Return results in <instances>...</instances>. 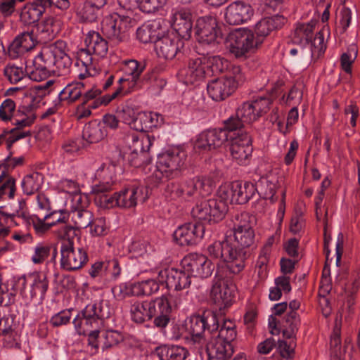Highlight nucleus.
<instances>
[{
  "label": "nucleus",
  "mask_w": 360,
  "mask_h": 360,
  "mask_svg": "<svg viewBox=\"0 0 360 360\" xmlns=\"http://www.w3.org/2000/svg\"><path fill=\"white\" fill-rule=\"evenodd\" d=\"M91 53L92 51H89L88 47L86 49H82L77 52L75 65L78 68L81 66L84 69V71L81 70L77 72L79 79H84L91 75L90 70L93 61Z\"/></svg>",
  "instance_id": "42"
},
{
  "label": "nucleus",
  "mask_w": 360,
  "mask_h": 360,
  "mask_svg": "<svg viewBox=\"0 0 360 360\" xmlns=\"http://www.w3.org/2000/svg\"><path fill=\"white\" fill-rule=\"evenodd\" d=\"M227 75L224 77L228 81L232 82L236 89L245 82V77L239 65L229 63V68L226 69Z\"/></svg>",
  "instance_id": "54"
},
{
  "label": "nucleus",
  "mask_w": 360,
  "mask_h": 360,
  "mask_svg": "<svg viewBox=\"0 0 360 360\" xmlns=\"http://www.w3.org/2000/svg\"><path fill=\"white\" fill-rule=\"evenodd\" d=\"M167 0H138V7L143 13H153L162 8Z\"/></svg>",
  "instance_id": "60"
},
{
  "label": "nucleus",
  "mask_w": 360,
  "mask_h": 360,
  "mask_svg": "<svg viewBox=\"0 0 360 360\" xmlns=\"http://www.w3.org/2000/svg\"><path fill=\"white\" fill-rule=\"evenodd\" d=\"M86 47L92 53L104 57L108 51V41L97 32H90L86 37Z\"/></svg>",
  "instance_id": "34"
},
{
  "label": "nucleus",
  "mask_w": 360,
  "mask_h": 360,
  "mask_svg": "<svg viewBox=\"0 0 360 360\" xmlns=\"http://www.w3.org/2000/svg\"><path fill=\"white\" fill-rule=\"evenodd\" d=\"M229 51L237 58L245 59L250 52L257 49V43L255 34L250 30H237L229 37Z\"/></svg>",
  "instance_id": "12"
},
{
  "label": "nucleus",
  "mask_w": 360,
  "mask_h": 360,
  "mask_svg": "<svg viewBox=\"0 0 360 360\" xmlns=\"http://www.w3.org/2000/svg\"><path fill=\"white\" fill-rule=\"evenodd\" d=\"M123 340V337L120 333L116 330H107L103 334L102 349H108L117 345Z\"/></svg>",
  "instance_id": "61"
},
{
  "label": "nucleus",
  "mask_w": 360,
  "mask_h": 360,
  "mask_svg": "<svg viewBox=\"0 0 360 360\" xmlns=\"http://www.w3.org/2000/svg\"><path fill=\"white\" fill-rule=\"evenodd\" d=\"M84 88L83 82H77L67 85L59 93L60 101H68L69 103H73L79 98L82 99V90Z\"/></svg>",
  "instance_id": "46"
},
{
  "label": "nucleus",
  "mask_w": 360,
  "mask_h": 360,
  "mask_svg": "<svg viewBox=\"0 0 360 360\" xmlns=\"http://www.w3.org/2000/svg\"><path fill=\"white\" fill-rule=\"evenodd\" d=\"M207 250L210 258L228 264L227 269L231 273L237 274L245 267V253L238 249L231 237L214 241Z\"/></svg>",
  "instance_id": "4"
},
{
  "label": "nucleus",
  "mask_w": 360,
  "mask_h": 360,
  "mask_svg": "<svg viewBox=\"0 0 360 360\" xmlns=\"http://www.w3.org/2000/svg\"><path fill=\"white\" fill-rule=\"evenodd\" d=\"M222 127L201 132L195 142L194 148L202 151H211L221 147L229 139Z\"/></svg>",
  "instance_id": "15"
},
{
  "label": "nucleus",
  "mask_w": 360,
  "mask_h": 360,
  "mask_svg": "<svg viewBox=\"0 0 360 360\" xmlns=\"http://www.w3.org/2000/svg\"><path fill=\"white\" fill-rule=\"evenodd\" d=\"M229 150L232 160L239 165H248L250 162L253 147L251 136L245 133L231 136Z\"/></svg>",
  "instance_id": "13"
},
{
  "label": "nucleus",
  "mask_w": 360,
  "mask_h": 360,
  "mask_svg": "<svg viewBox=\"0 0 360 360\" xmlns=\"http://www.w3.org/2000/svg\"><path fill=\"white\" fill-rule=\"evenodd\" d=\"M154 311V304L150 302V300H136L130 307L131 320L137 323H143L152 319V313Z\"/></svg>",
  "instance_id": "28"
},
{
  "label": "nucleus",
  "mask_w": 360,
  "mask_h": 360,
  "mask_svg": "<svg viewBox=\"0 0 360 360\" xmlns=\"http://www.w3.org/2000/svg\"><path fill=\"white\" fill-rule=\"evenodd\" d=\"M117 113V117L122 119L124 123L129 124L131 128H133L136 131H142L143 127L139 126L138 115L136 114L131 108L126 106Z\"/></svg>",
  "instance_id": "52"
},
{
  "label": "nucleus",
  "mask_w": 360,
  "mask_h": 360,
  "mask_svg": "<svg viewBox=\"0 0 360 360\" xmlns=\"http://www.w3.org/2000/svg\"><path fill=\"white\" fill-rule=\"evenodd\" d=\"M96 4L85 1L82 7L77 12L79 20L82 22H96L101 15V8Z\"/></svg>",
  "instance_id": "44"
},
{
  "label": "nucleus",
  "mask_w": 360,
  "mask_h": 360,
  "mask_svg": "<svg viewBox=\"0 0 360 360\" xmlns=\"http://www.w3.org/2000/svg\"><path fill=\"white\" fill-rule=\"evenodd\" d=\"M137 79L131 77L120 78L119 86L116 90L111 95L105 94L100 99H97L94 101L92 107L98 108L101 105H106L119 96H124L140 89V84L138 83Z\"/></svg>",
  "instance_id": "22"
},
{
  "label": "nucleus",
  "mask_w": 360,
  "mask_h": 360,
  "mask_svg": "<svg viewBox=\"0 0 360 360\" xmlns=\"http://www.w3.org/2000/svg\"><path fill=\"white\" fill-rule=\"evenodd\" d=\"M254 10L250 4L236 1L230 4L225 9L224 18L229 25H237L250 20Z\"/></svg>",
  "instance_id": "20"
},
{
  "label": "nucleus",
  "mask_w": 360,
  "mask_h": 360,
  "mask_svg": "<svg viewBox=\"0 0 360 360\" xmlns=\"http://www.w3.org/2000/svg\"><path fill=\"white\" fill-rule=\"evenodd\" d=\"M285 22L286 19L280 15L261 19L255 27L254 34L257 43L261 45L272 31L281 28Z\"/></svg>",
  "instance_id": "24"
},
{
  "label": "nucleus",
  "mask_w": 360,
  "mask_h": 360,
  "mask_svg": "<svg viewBox=\"0 0 360 360\" xmlns=\"http://www.w3.org/2000/svg\"><path fill=\"white\" fill-rule=\"evenodd\" d=\"M184 40L175 32H168L155 41V50L159 57L172 59L181 53Z\"/></svg>",
  "instance_id": "14"
},
{
  "label": "nucleus",
  "mask_w": 360,
  "mask_h": 360,
  "mask_svg": "<svg viewBox=\"0 0 360 360\" xmlns=\"http://www.w3.org/2000/svg\"><path fill=\"white\" fill-rule=\"evenodd\" d=\"M34 68L28 72L29 77L34 81L40 82L46 79L50 72H55V69H52L51 66H48L45 58L42 57V51L38 54L33 61Z\"/></svg>",
  "instance_id": "35"
},
{
  "label": "nucleus",
  "mask_w": 360,
  "mask_h": 360,
  "mask_svg": "<svg viewBox=\"0 0 360 360\" xmlns=\"http://www.w3.org/2000/svg\"><path fill=\"white\" fill-rule=\"evenodd\" d=\"M136 25L134 16L117 11L103 20L102 32L110 40L119 43L127 39L128 32Z\"/></svg>",
  "instance_id": "6"
},
{
  "label": "nucleus",
  "mask_w": 360,
  "mask_h": 360,
  "mask_svg": "<svg viewBox=\"0 0 360 360\" xmlns=\"http://www.w3.org/2000/svg\"><path fill=\"white\" fill-rule=\"evenodd\" d=\"M66 47L64 41L58 40L42 51V57L45 58L48 66L55 69V72L59 75L68 73L72 65V59L65 52Z\"/></svg>",
  "instance_id": "11"
},
{
  "label": "nucleus",
  "mask_w": 360,
  "mask_h": 360,
  "mask_svg": "<svg viewBox=\"0 0 360 360\" xmlns=\"http://www.w3.org/2000/svg\"><path fill=\"white\" fill-rule=\"evenodd\" d=\"M172 27L178 36L185 40L191 37L193 21L191 11L188 7H176L172 9Z\"/></svg>",
  "instance_id": "18"
},
{
  "label": "nucleus",
  "mask_w": 360,
  "mask_h": 360,
  "mask_svg": "<svg viewBox=\"0 0 360 360\" xmlns=\"http://www.w3.org/2000/svg\"><path fill=\"white\" fill-rule=\"evenodd\" d=\"M32 283L31 290V298L38 296L42 299L49 287V281L47 277L44 274H36L32 276Z\"/></svg>",
  "instance_id": "48"
},
{
  "label": "nucleus",
  "mask_w": 360,
  "mask_h": 360,
  "mask_svg": "<svg viewBox=\"0 0 360 360\" xmlns=\"http://www.w3.org/2000/svg\"><path fill=\"white\" fill-rule=\"evenodd\" d=\"M141 193V188L134 186L121 191L117 194L118 198V207L123 208L135 207L137 204L138 197Z\"/></svg>",
  "instance_id": "39"
},
{
  "label": "nucleus",
  "mask_w": 360,
  "mask_h": 360,
  "mask_svg": "<svg viewBox=\"0 0 360 360\" xmlns=\"http://www.w3.org/2000/svg\"><path fill=\"white\" fill-rule=\"evenodd\" d=\"M35 46L33 32H25L18 35L9 46V51L15 53L27 51Z\"/></svg>",
  "instance_id": "38"
},
{
  "label": "nucleus",
  "mask_w": 360,
  "mask_h": 360,
  "mask_svg": "<svg viewBox=\"0 0 360 360\" xmlns=\"http://www.w3.org/2000/svg\"><path fill=\"white\" fill-rule=\"evenodd\" d=\"M110 315L108 307L104 309L103 303L89 304L72 321L73 324L79 334H85L90 328L94 330L89 334V345L96 349L98 348V329L103 326V321Z\"/></svg>",
  "instance_id": "3"
},
{
  "label": "nucleus",
  "mask_w": 360,
  "mask_h": 360,
  "mask_svg": "<svg viewBox=\"0 0 360 360\" xmlns=\"http://www.w3.org/2000/svg\"><path fill=\"white\" fill-rule=\"evenodd\" d=\"M44 176L39 172H32L26 175L22 181V188L24 193L32 195L37 192L41 186Z\"/></svg>",
  "instance_id": "45"
},
{
  "label": "nucleus",
  "mask_w": 360,
  "mask_h": 360,
  "mask_svg": "<svg viewBox=\"0 0 360 360\" xmlns=\"http://www.w3.org/2000/svg\"><path fill=\"white\" fill-rule=\"evenodd\" d=\"M181 265L191 276L200 278L210 276L214 269L210 259L203 255L198 254L186 256L181 261Z\"/></svg>",
  "instance_id": "16"
},
{
  "label": "nucleus",
  "mask_w": 360,
  "mask_h": 360,
  "mask_svg": "<svg viewBox=\"0 0 360 360\" xmlns=\"http://www.w3.org/2000/svg\"><path fill=\"white\" fill-rule=\"evenodd\" d=\"M186 154L179 148L168 150L158 157L155 169L150 176L155 185L159 184L164 178L172 179L179 174L184 165Z\"/></svg>",
  "instance_id": "5"
},
{
  "label": "nucleus",
  "mask_w": 360,
  "mask_h": 360,
  "mask_svg": "<svg viewBox=\"0 0 360 360\" xmlns=\"http://www.w3.org/2000/svg\"><path fill=\"white\" fill-rule=\"evenodd\" d=\"M23 219L27 225L33 226L37 233L41 235L46 232L51 226L53 222L45 223L46 219H40L37 215L25 216L23 215Z\"/></svg>",
  "instance_id": "57"
},
{
  "label": "nucleus",
  "mask_w": 360,
  "mask_h": 360,
  "mask_svg": "<svg viewBox=\"0 0 360 360\" xmlns=\"http://www.w3.org/2000/svg\"><path fill=\"white\" fill-rule=\"evenodd\" d=\"M233 188L235 194L234 202L238 205L247 203L257 191L255 184L249 181H245L243 184L235 181L233 182Z\"/></svg>",
  "instance_id": "32"
},
{
  "label": "nucleus",
  "mask_w": 360,
  "mask_h": 360,
  "mask_svg": "<svg viewBox=\"0 0 360 360\" xmlns=\"http://www.w3.org/2000/svg\"><path fill=\"white\" fill-rule=\"evenodd\" d=\"M151 24L143 25L136 30V37L142 43L154 42L158 38Z\"/></svg>",
  "instance_id": "59"
},
{
  "label": "nucleus",
  "mask_w": 360,
  "mask_h": 360,
  "mask_svg": "<svg viewBox=\"0 0 360 360\" xmlns=\"http://www.w3.org/2000/svg\"><path fill=\"white\" fill-rule=\"evenodd\" d=\"M255 231L253 229L236 230L233 231L234 243L239 250L245 253V258L248 255V249L255 243Z\"/></svg>",
  "instance_id": "41"
},
{
  "label": "nucleus",
  "mask_w": 360,
  "mask_h": 360,
  "mask_svg": "<svg viewBox=\"0 0 360 360\" xmlns=\"http://www.w3.org/2000/svg\"><path fill=\"white\" fill-rule=\"evenodd\" d=\"M236 335L235 323L223 319L217 333L208 338L204 347V354L207 355L208 360H230L234 352L232 342Z\"/></svg>",
  "instance_id": "2"
},
{
  "label": "nucleus",
  "mask_w": 360,
  "mask_h": 360,
  "mask_svg": "<svg viewBox=\"0 0 360 360\" xmlns=\"http://www.w3.org/2000/svg\"><path fill=\"white\" fill-rule=\"evenodd\" d=\"M300 324L299 315L296 311H290L281 323L283 335L287 339H295Z\"/></svg>",
  "instance_id": "37"
},
{
  "label": "nucleus",
  "mask_w": 360,
  "mask_h": 360,
  "mask_svg": "<svg viewBox=\"0 0 360 360\" xmlns=\"http://www.w3.org/2000/svg\"><path fill=\"white\" fill-rule=\"evenodd\" d=\"M205 330L211 337L214 333H217L220 323L217 314L215 311L207 309L202 313Z\"/></svg>",
  "instance_id": "53"
},
{
  "label": "nucleus",
  "mask_w": 360,
  "mask_h": 360,
  "mask_svg": "<svg viewBox=\"0 0 360 360\" xmlns=\"http://www.w3.org/2000/svg\"><path fill=\"white\" fill-rule=\"evenodd\" d=\"M14 320L15 316L11 314L0 319V335L8 338L14 336L15 329Z\"/></svg>",
  "instance_id": "64"
},
{
  "label": "nucleus",
  "mask_w": 360,
  "mask_h": 360,
  "mask_svg": "<svg viewBox=\"0 0 360 360\" xmlns=\"http://www.w3.org/2000/svg\"><path fill=\"white\" fill-rule=\"evenodd\" d=\"M198 191L201 195L211 193L212 188L210 180L203 176H196L188 179L177 186L173 191V193L176 197L188 200Z\"/></svg>",
  "instance_id": "17"
},
{
  "label": "nucleus",
  "mask_w": 360,
  "mask_h": 360,
  "mask_svg": "<svg viewBox=\"0 0 360 360\" xmlns=\"http://www.w3.org/2000/svg\"><path fill=\"white\" fill-rule=\"evenodd\" d=\"M51 255V262H56L58 255L57 248L52 243H38L34 249V254L32 256V262L35 264H40Z\"/></svg>",
  "instance_id": "31"
},
{
  "label": "nucleus",
  "mask_w": 360,
  "mask_h": 360,
  "mask_svg": "<svg viewBox=\"0 0 360 360\" xmlns=\"http://www.w3.org/2000/svg\"><path fill=\"white\" fill-rule=\"evenodd\" d=\"M255 186L257 188L256 192L260 197L264 199H269L272 202L276 200V198L274 199L276 186L267 178L261 177Z\"/></svg>",
  "instance_id": "49"
},
{
  "label": "nucleus",
  "mask_w": 360,
  "mask_h": 360,
  "mask_svg": "<svg viewBox=\"0 0 360 360\" xmlns=\"http://www.w3.org/2000/svg\"><path fill=\"white\" fill-rule=\"evenodd\" d=\"M195 34L200 44L207 45L219 44L225 39L217 19L211 15L202 16L197 20Z\"/></svg>",
  "instance_id": "8"
},
{
  "label": "nucleus",
  "mask_w": 360,
  "mask_h": 360,
  "mask_svg": "<svg viewBox=\"0 0 360 360\" xmlns=\"http://www.w3.org/2000/svg\"><path fill=\"white\" fill-rule=\"evenodd\" d=\"M207 93L214 101H223L231 96L236 89L233 83L224 77L212 80L207 84Z\"/></svg>",
  "instance_id": "26"
},
{
  "label": "nucleus",
  "mask_w": 360,
  "mask_h": 360,
  "mask_svg": "<svg viewBox=\"0 0 360 360\" xmlns=\"http://www.w3.org/2000/svg\"><path fill=\"white\" fill-rule=\"evenodd\" d=\"M205 226L201 224L187 223L178 227L174 233V240L181 246L196 244L202 238Z\"/></svg>",
  "instance_id": "19"
},
{
  "label": "nucleus",
  "mask_w": 360,
  "mask_h": 360,
  "mask_svg": "<svg viewBox=\"0 0 360 360\" xmlns=\"http://www.w3.org/2000/svg\"><path fill=\"white\" fill-rule=\"evenodd\" d=\"M159 276L165 278V283L169 289L181 290L190 286L191 283V275L185 269H165L161 271Z\"/></svg>",
  "instance_id": "23"
},
{
  "label": "nucleus",
  "mask_w": 360,
  "mask_h": 360,
  "mask_svg": "<svg viewBox=\"0 0 360 360\" xmlns=\"http://www.w3.org/2000/svg\"><path fill=\"white\" fill-rule=\"evenodd\" d=\"M76 229H85L92 223L93 214L84 209H76L70 214Z\"/></svg>",
  "instance_id": "50"
},
{
  "label": "nucleus",
  "mask_w": 360,
  "mask_h": 360,
  "mask_svg": "<svg viewBox=\"0 0 360 360\" xmlns=\"http://www.w3.org/2000/svg\"><path fill=\"white\" fill-rule=\"evenodd\" d=\"M206 66L205 57L203 58H191L188 64L187 75L190 77V82H194L206 77Z\"/></svg>",
  "instance_id": "43"
},
{
  "label": "nucleus",
  "mask_w": 360,
  "mask_h": 360,
  "mask_svg": "<svg viewBox=\"0 0 360 360\" xmlns=\"http://www.w3.org/2000/svg\"><path fill=\"white\" fill-rule=\"evenodd\" d=\"M234 285L228 278H225L223 271L217 270L210 291V302L220 311L231 305L233 298Z\"/></svg>",
  "instance_id": "9"
},
{
  "label": "nucleus",
  "mask_w": 360,
  "mask_h": 360,
  "mask_svg": "<svg viewBox=\"0 0 360 360\" xmlns=\"http://www.w3.org/2000/svg\"><path fill=\"white\" fill-rule=\"evenodd\" d=\"M249 110L243 109V106L238 107L236 111V113L229 117L227 120L224 121V129L226 131L229 135L230 132H235L234 136H237L238 134L244 133L243 129L245 128L246 124H250L251 115L248 111Z\"/></svg>",
  "instance_id": "25"
},
{
  "label": "nucleus",
  "mask_w": 360,
  "mask_h": 360,
  "mask_svg": "<svg viewBox=\"0 0 360 360\" xmlns=\"http://www.w3.org/2000/svg\"><path fill=\"white\" fill-rule=\"evenodd\" d=\"M203 320L202 314H193L191 316L188 323H186L191 335V341L200 355L204 354V347H205L209 338L205 333L206 330Z\"/></svg>",
  "instance_id": "21"
},
{
  "label": "nucleus",
  "mask_w": 360,
  "mask_h": 360,
  "mask_svg": "<svg viewBox=\"0 0 360 360\" xmlns=\"http://www.w3.org/2000/svg\"><path fill=\"white\" fill-rule=\"evenodd\" d=\"M233 190V182L228 186L220 188L219 199L212 198L197 203L192 209V216L209 224L221 221L228 211L227 203L235 204Z\"/></svg>",
  "instance_id": "1"
},
{
  "label": "nucleus",
  "mask_w": 360,
  "mask_h": 360,
  "mask_svg": "<svg viewBox=\"0 0 360 360\" xmlns=\"http://www.w3.org/2000/svg\"><path fill=\"white\" fill-rule=\"evenodd\" d=\"M60 31V21L54 18H46L42 25L41 34L46 35L45 39H53Z\"/></svg>",
  "instance_id": "55"
},
{
  "label": "nucleus",
  "mask_w": 360,
  "mask_h": 360,
  "mask_svg": "<svg viewBox=\"0 0 360 360\" xmlns=\"http://www.w3.org/2000/svg\"><path fill=\"white\" fill-rule=\"evenodd\" d=\"M107 136L105 127L101 122L92 120L86 124L83 129L82 137L89 143H96L102 141Z\"/></svg>",
  "instance_id": "29"
},
{
  "label": "nucleus",
  "mask_w": 360,
  "mask_h": 360,
  "mask_svg": "<svg viewBox=\"0 0 360 360\" xmlns=\"http://www.w3.org/2000/svg\"><path fill=\"white\" fill-rule=\"evenodd\" d=\"M54 6L51 0H34L22 10L20 18L26 24L38 22L46 8Z\"/></svg>",
  "instance_id": "27"
},
{
  "label": "nucleus",
  "mask_w": 360,
  "mask_h": 360,
  "mask_svg": "<svg viewBox=\"0 0 360 360\" xmlns=\"http://www.w3.org/2000/svg\"><path fill=\"white\" fill-rule=\"evenodd\" d=\"M68 217L69 214L66 212H53L50 214H45L44 219H52L51 222H53V226L56 225L57 223L62 224L60 236L66 239V238H70L72 236L75 235L74 227L65 224Z\"/></svg>",
  "instance_id": "36"
},
{
  "label": "nucleus",
  "mask_w": 360,
  "mask_h": 360,
  "mask_svg": "<svg viewBox=\"0 0 360 360\" xmlns=\"http://www.w3.org/2000/svg\"><path fill=\"white\" fill-rule=\"evenodd\" d=\"M155 140L154 136L148 134H132L131 143H129L130 152H149V149Z\"/></svg>",
  "instance_id": "47"
},
{
  "label": "nucleus",
  "mask_w": 360,
  "mask_h": 360,
  "mask_svg": "<svg viewBox=\"0 0 360 360\" xmlns=\"http://www.w3.org/2000/svg\"><path fill=\"white\" fill-rule=\"evenodd\" d=\"M341 330L338 326H335L330 338V356L331 360H345V352L341 350L340 339Z\"/></svg>",
  "instance_id": "51"
},
{
  "label": "nucleus",
  "mask_w": 360,
  "mask_h": 360,
  "mask_svg": "<svg viewBox=\"0 0 360 360\" xmlns=\"http://www.w3.org/2000/svg\"><path fill=\"white\" fill-rule=\"evenodd\" d=\"M129 164L134 167H140L150 162L149 152H130L127 156Z\"/></svg>",
  "instance_id": "62"
},
{
  "label": "nucleus",
  "mask_w": 360,
  "mask_h": 360,
  "mask_svg": "<svg viewBox=\"0 0 360 360\" xmlns=\"http://www.w3.org/2000/svg\"><path fill=\"white\" fill-rule=\"evenodd\" d=\"M156 353L161 360H185L188 350L178 345H161L156 349Z\"/></svg>",
  "instance_id": "33"
},
{
  "label": "nucleus",
  "mask_w": 360,
  "mask_h": 360,
  "mask_svg": "<svg viewBox=\"0 0 360 360\" xmlns=\"http://www.w3.org/2000/svg\"><path fill=\"white\" fill-rule=\"evenodd\" d=\"M179 291V290H174L173 292L160 297L163 300V303L165 306L164 309L172 312V309L177 308L181 304L182 295Z\"/></svg>",
  "instance_id": "63"
},
{
  "label": "nucleus",
  "mask_w": 360,
  "mask_h": 360,
  "mask_svg": "<svg viewBox=\"0 0 360 360\" xmlns=\"http://www.w3.org/2000/svg\"><path fill=\"white\" fill-rule=\"evenodd\" d=\"M159 118L161 121L162 120V117L156 113H139L138 121H139V126L143 127L142 131L153 127H157L159 124Z\"/></svg>",
  "instance_id": "58"
},
{
  "label": "nucleus",
  "mask_w": 360,
  "mask_h": 360,
  "mask_svg": "<svg viewBox=\"0 0 360 360\" xmlns=\"http://www.w3.org/2000/svg\"><path fill=\"white\" fill-rule=\"evenodd\" d=\"M271 103L272 100L270 98L259 97L251 102H245L241 105L243 109L249 110L251 122H253L269 111Z\"/></svg>",
  "instance_id": "30"
},
{
  "label": "nucleus",
  "mask_w": 360,
  "mask_h": 360,
  "mask_svg": "<svg viewBox=\"0 0 360 360\" xmlns=\"http://www.w3.org/2000/svg\"><path fill=\"white\" fill-rule=\"evenodd\" d=\"M229 61L219 56H205L206 77L222 73L229 68Z\"/></svg>",
  "instance_id": "40"
},
{
  "label": "nucleus",
  "mask_w": 360,
  "mask_h": 360,
  "mask_svg": "<svg viewBox=\"0 0 360 360\" xmlns=\"http://www.w3.org/2000/svg\"><path fill=\"white\" fill-rule=\"evenodd\" d=\"M314 26L313 22L299 24L295 30L292 41L293 44L300 45V51H302L306 45L309 46L311 49V56L317 51L319 57L325 52L326 46L321 32L316 34L312 42Z\"/></svg>",
  "instance_id": "7"
},
{
  "label": "nucleus",
  "mask_w": 360,
  "mask_h": 360,
  "mask_svg": "<svg viewBox=\"0 0 360 360\" xmlns=\"http://www.w3.org/2000/svg\"><path fill=\"white\" fill-rule=\"evenodd\" d=\"M60 248V266L68 271L81 269L89 261L87 252L83 248H75L73 241L66 238Z\"/></svg>",
  "instance_id": "10"
},
{
  "label": "nucleus",
  "mask_w": 360,
  "mask_h": 360,
  "mask_svg": "<svg viewBox=\"0 0 360 360\" xmlns=\"http://www.w3.org/2000/svg\"><path fill=\"white\" fill-rule=\"evenodd\" d=\"M159 283L153 279L141 281L134 285V292L137 295H150L158 291Z\"/></svg>",
  "instance_id": "56"
}]
</instances>
